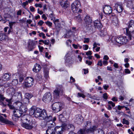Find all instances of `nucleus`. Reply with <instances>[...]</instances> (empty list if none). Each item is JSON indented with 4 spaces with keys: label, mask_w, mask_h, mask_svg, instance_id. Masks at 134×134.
I'll return each mask as SVG.
<instances>
[{
    "label": "nucleus",
    "mask_w": 134,
    "mask_h": 134,
    "mask_svg": "<svg viewBox=\"0 0 134 134\" xmlns=\"http://www.w3.org/2000/svg\"><path fill=\"white\" fill-rule=\"evenodd\" d=\"M30 115H34L36 118H39L40 119L43 120L47 116L46 110L43 109L42 110L39 108H36L35 106H32L29 110Z\"/></svg>",
    "instance_id": "f257e3e1"
},
{
    "label": "nucleus",
    "mask_w": 134,
    "mask_h": 134,
    "mask_svg": "<svg viewBox=\"0 0 134 134\" xmlns=\"http://www.w3.org/2000/svg\"><path fill=\"white\" fill-rule=\"evenodd\" d=\"M63 88L62 85H56L55 89L53 93V97L55 99H59L60 96L63 95Z\"/></svg>",
    "instance_id": "f03ea898"
},
{
    "label": "nucleus",
    "mask_w": 134,
    "mask_h": 134,
    "mask_svg": "<svg viewBox=\"0 0 134 134\" xmlns=\"http://www.w3.org/2000/svg\"><path fill=\"white\" fill-rule=\"evenodd\" d=\"M127 40L126 37H116L115 36L113 37L111 42L113 44L116 45L117 43L121 44L127 42Z\"/></svg>",
    "instance_id": "7ed1b4c3"
},
{
    "label": "nucleus",
    "mask_w": 134,
    "mask_h": 134,
    "mask_svg": "<svg viewBox=\"0 0 134 134\" xmlns=\"http://www.w3.org/2000/svg\"><path fill=\"white\" fill-rule=\"evenodd\" d=\"M80 6V3L79 1L76 0L71 4V9L74 13H81L82 10L79 7Z\"/></svg>",
    "instance_id": "20e7f679"
},
{
    "label": "nucleus",
    "mask_w": 134,
    "mask_h": 134,
    "mask_svg": "<svg viewBox=\"0 0 134 134\" xmlns=\"http://www.w3.org/2000/svg\"><path fill=\"white\" fill-rule=\"evenodd\" d=\"M21 126L28 129H31L33 127H36L37 125V122L35 120H30L28 121L27 122L23 123L21 124Z\"/></svg>",
    "instance_id": "39448f33"
},
{
    "label": "nucleus",
    "mask_w": 134,
    "mask_h": 134,
    "mask_svg": "<svg viewBox=\"0 0 134 134\" xmlns=\"http://www.w3.org/2000/svg\"><path fill=\"white\" fill-rule=\"evenodd\" d=\"M63 104L59 102H55L52 105L53 111L55 113L60 111L63 108Z\"/></svg>",
    "instance_id": "423d86ee"
},
{
    "label": "nucleus",
    "mask_w": 134,
    "mask_h": 134,
    "mask_svg": "<svg viewBox=\"0 0 134 134\" xmlns=\"http://www.w3.org/2000/svg\"><path fill=\"white\" fill-rule=\"evenodd\" d=\"M43 120L46 121L47 127L48 128L51 127H54L55 125V123L52 121V117L51 116L49 115L46 116Z\"/></svg>",
    "instance_id": "0eeeda50"
},
{
    "label": "nucleus",
    "mask_w": 134,
    "mask_h": 134,
    "mask_svg": "<svg viewBox=\"0 0 134 134\" xmlns=\"http://www.w3.org/2000/svg\"><path fill=\"white\" fill-rule=\"evenodd\" d=\"M34 83V79L32 77H30L26 78L24 84L25 87L27 88L31 87Z\"/></svg>",
    "instance_id": "6e6552de"
},
{
    "label": "nucleus",
    "mask_w": 134,
    "mask_h": 134,
    "mask_svg": "<svg viewBox=\"0 0 134 134\" xmlns=\"http://www.w3.org/2000/svg\"><path fill=\"white\" fill-rule=\"evenodd\" d=\"M52 98L51 94L50 92H47L44 94L42 100L45 103H48L51 101Z\"/></svg>",
    "instance_id": "1a4fd4ad"
},
{
    "label": "nucleus",
    "mask_w": 134,
    "mask_h": 134,
    "mask_svg": "<svg viewBox=\"0 0 134 134\" xmlns=\"http://www.w3.org/2000/svg\"><path fill=\"white\" fill-rule=\"evenodd\" d=\"M83 118L81 115H77L74 118V121L76 124H80L83 122Z\"/></svg>",
    "instance_id": "9d476101"
},
{
    "label": "nucleus",
    "mask_w": 134,
    "mask_h": 134,
    "mask_svg": "<svg viewBox=\"0 0 134 134\" xmlns=\"http://www.w3.org/2000/svg\"><path fill=\"white\" fill-rule=\"evenodd\" d=\"M112 11L111 8L109 5H105L103 8V11L106 15H110Z\"/></svg>",
    "instance_id": "9b49d317"
},
{
    "label": "nucleus",
    "mask_w": 134,
    "mask_h": 134,
    "mask_svg": "<svg viewBox=\"0 0 134 134\" xmlns=\"http://www.w3.org/2000/svg\"><path fill=\"white\" fill-rule=\"evenodd\" d=\"M115 7L116 11L119 13L122 12L124 9L122 7V4L120 2H117L115 4Z\"/></svg>",
    "instance_id": "f8f14e48"
},
{
    "label": "nucleus",
    "mask_w": 134,
    "mask_h": 134,
    "mask_svg": "<svg viewBox=\"0 0 134 134\" xmlns=\"http://www.w3.org/2000/svg\"><path fill=\"white\" fill-rule=\"evenodd\" d=\"M128 28H126V30L127 29L128 30L130 31H133V29H134V20H131L128 23Z\"/></svg>",
    "instance_id": "ddd939ff"
},
{
    "label": "nucleus",
    "mask_w": 134,
    "mask_h": 134,
    "mask_svg": "<svg viewBox=\"0 0 134 134\" xmlns=\"http://www.w3.org/2000/svg\"><path fill=\"white\" fill-rule=\"evenodd\" d=\"M35 42L34 41L29 40L28 42V48L29 51H32L34 48V46L35 45Z\"/></svg>",
    "instance_id": "4468645a"
},
{
    "label": "nucleus",
    "mask_w": 134,
    "mask_h": 134,
    "mask_svg": "<svg viewBox=\"0 0 134 134\" xmlns=\"http://www.w3.org/2000/svg\"><path fill=\"white\" fill-rule=\"evenodd\" d=\"M85 27L87 30L91 32H93L95 31V28L91 24L86 25Z\"/></svg>",
    "instance_id": "2eb2a0df"
},
{
    "label": "nucleus",
    "mask_w": 134,
    "mask_h": 134,
    "mask_svg": "<svg viewBox=\"0 0 134 134\" xmlns=\"http://www.w3.org/2000/svg\"><path fill=\"white\" fill-rule=\"evenodd\" d=\"M16 97V100H20L22 99V95L21 93L20 92H16L13 94L12 97Z\"/></svg>",
    "instance_id": "dca6fc26"
},
{
    "label": "nucleus",
    "mask_w": 134,
    "mask_h": 134,
    "mask_svg": "<svg viewBox=\"0 0 134 134\" xmlns=\"http://www.w3.org/2000/svg\"><path fill=\"white\" fill-rule=\"evenodd\" d=\"M94 27L97 28L98 29H100L101 28L102 26V25L100 22L98 20L94 21Z\"/></svg>",
    "instance_id": "f3484780"
},
{
    "label": "nucleus",
    "mask_w": 134,
    "mask_h": 134,
    "mask_svg": "<svg viewBox=\"0 0 134 134\" xmlns=\"http://www.w3.org/2000/svg\"><path fill=\"white\" fill-rule=\"evenodd\" d=\"M41 68L40 65L36 63L34 65V67L32 69L34 72L37 73L39 72L41 69Z\"/></svg>",
    "instance_id": "a211bd4d"
},
{
    "label": "nucleus",
    "mask_w": 134,
    "mask_h": 134,
    "mask_svg": "<svg viewBox=\"0 0 134 134\" xmlns=\"http://www.w3.org/2000/svg\"><path fill=\"white\" fill-rule=\"evenodd\" d=\"M13 113L15 115H16L17 118H20L21 115L23 114L22 112L19 109H14L13 110Z\"/></svg>",
    "instance_id": "6ab92c4d"
},
{
    "label": "nucleus",
    "mask_w": 134,
    "mask_h": 134,
    "mask_svg": "<svg viewBox=\"0 0 134 134\" xmlns=\"http://www.w3.org/2000/svg\"><path fill=\"white\" fill-rule=\"evenodd\" d=\"M12 98H11L10 99L7 98L5 100L8 103H7L6 102H1V105L3 107H5L7 105H8L10 104H11L12 101Z\"/></svg>",
    "instance_id": "aec40b11"
},
{
    "label": "nucleus",
    "mask_w": 134,
    "mask_h": 134,
    "mask_svg": "<svg viewBox=\"0 0 134 134\" xmlns=\"http://www.w3.org/2000/svg\"><path fill=\"white\" fill-rule=\"evenodd\" d=\"M55 134H63V130L61 126H56L55 127Z\"/></svg>",
    "instance_id": "412c9836"
},
{
    "label": "nucleus",
    "mask_w": 134,
    "mask_h": 134,
    "mask_svg": "<svg viewBox=\"0 0 134 134\" xmlns=\"http://www.w3.org/2000/svg\"><path fill=\"white\" fill-rule=\"evenodd\" d=\"M61 6L64 8H66L69 6V2L67 1H62L60 2Z\"/></svg>",
    "instance_id": "4be33fe9"
},
{
    "label": "nucleus",
    "mask_w": 134,
    "mask_h": 134,
    "mask_svg": "<svg viewBox=\"0 0 134 134\" xmlns=\"http://www.w3.org/2000/svg\"><path fill=\"white\" fill-rule=\"evenodd\" d=\"M84 21L86 25L91 24L92 23V20L91 18L89 15H87L85 17Z\"/></svg>",
    "instance_id": "5701e85b"
},
{
    "label": "nucleus",
    "mask_w": 134,
    "mask_h": 134,
    "mask_svg": "<svg viewBox=\"0 0 134 134\" xmlns=\"http://www.w3.org/2000/svg\"><path fill=\"white\" fill-rule=\"evenodd\" d=\"M11 77V75L10 73H5L4 74L2 78L4 81H8L10 80Z\"/></svg>",
    "instance_id": "b1692460"
},
{
    "label": "nucleus",
    "mask_w": 134,
    "mask_h": 134,
    "mask_svg": "<svg viewBox=\"0 0 134 134\" xmlns=\"http://www.w3.org/2000/svg\"><path fill=\"white\" fill-rule=\"evenodd\" d=\"M46 134H55V127L48 128L46 130Z\"/></svg>",
    "instance_id": "393cba45"
},
{
    "label": "nucleus",
    "mask_w": 134,
    "mask_h": 134,
    "mask_svg": "<svg viewBox=\"0 0 134 134\" xmlns=\"http://www.w3.org/2000/svg\"><path fill=\"white\" fill-rule=\"evenodd\" d=\"M126 36L128 37L130 40H131L132 37L134 38V32L133 31H130L127 29Z\"/></svg>",
    "instance_id": "a878e982"
},
{
    "label": "nucleus",
    "mask_w": 134,
    "mask_h": 134,
    "mask_svg": "<svg viewBox=\"0 0 134 134\" xmlns=\"http://www.w3.org/2000/svg\"><path fill=\"white\" fill-rule=\"evenodd\" d=\"M96 128V126H93L92 127H89L88 128H86V130L87 132L91 133L93 132Z\"/></svg>",
    "instance_id": "bb28decb"
},
{
    "label": "nucleus",
    "mask_w": 134,
    "mask_h": 134,
    "mask_svg": "<svg viewBox=\"0 0 134 134\" xmlns=\"http://www.w3.org/2000/svg\"><path fill=\"white\" fill-rule=\"evenodd\" d=\"M118 21L117 18L114 17L112 20V23L114 25L117 26L118 25Z\"/></svg>",
    "instance_id": "cd10ccee"
},
{
    "label": "nucleus",
    "mask_w": 134,
    "mask_h": 134,
    "mask_svg": "<svg viewBox=\"0 0 134 134\" xmlns=\"http://www.w3.org/2000/svg\"><path fill=\"white\" fill-rule=\"evenodd\" d=\"M35 79L37 81H41L42 79V75L40 74H37L35 76Z\"/></svg>",
    "instance_id": "c85d7f7f"
},
{
    "label": "nucleus",
    "mask_w": 134,
    "mask_h": 134,
    "mask_svg": "<svg viewBox=\"0 0 134 134\" xmlns=\"http://www.w3.org/2000/svg\"><path fill=\"white\" fill-rule=\"evenodd\" d=\"M19 109L23 113H25L27 110V108L24 105H23L20 107Z\"/></svg>",
    "instance_id": "c756f323"
},
{
    "label": "nucleus",
    "mask_w": 134,
    "mask_h": 134,
    "mask_svg": "<svg viewBox=\"0 0 134 134\" xmlns=\"http://www.w3.org/2000/svg\"><path fill=\"white\" fill-rule=\"evenodd\" d=\"M7 37L5 34L3 33L0 34V40L2 41L5 40L7 38Z\"/></svg>",
    "instance_id": "7c9ffc66"
},
{
    "label": "nucleus",
    "mask_w": 134,
    "mask_h": 134,
    "mask_svg": "<svg viewBox=\"0 0 134 134\" xmlns=\"http://www.w3.org/2000/svg\"><path fill=\"white\" fill-rule=\"evenodd\" d=\"M25 98H27L29 99H30L33 96V95L30 93H26L24 94Z\"/></svg>",
    "instance_id": "2f4dec72"
},
{
    "label": "nucleus",
    "mask_w": 134,
    "mask_h": 134,
    "mask_svg": "<svg viewBox=\"0 0 134 134\" xmlns=\"http://www.w3.org/2000/svg\"><path fill=\"white\" fill-rule=\"evenodd\" d=\"M44 77L46 79L49 77V71L47 69H45L44 71Z\"/></svg>",
    "instance_id": "473e14b6"
},
{
    "label": "nucleus",
    "mask_w": 134,
    "mask_h": 134,
    "mask_svg": "<svg viewBox=\"0 0 134 134\" xmlns=\"http://www.w3.org/2000/svg\"><path fill=\"white\" fill-rule=\"evenodd\" d=\"M4 120L3 122V123L8 124L10 125H14L12 122L8 120L7 119H4Z\"/></svg>",
    "instance_id": "72a5a7b5"
},
{
    "label": "nucleus",
    "mask_w": 134,
    "mask_h": 134,
    "mask_svg": "<svg viewBox=\"0 0 134 134\" xmlns=\"http://www.w3.org/2000/svg\"><path fill=\"white\" fill-rule=\"evenodd\" d=\"M25 116L26 115H24V116H22L21 117V121L23 122L22 124L23 123H26V122H27L28 121H29L26 118Z\"/></svg>",
    "instance_id": "f704fd0d"
},
{
    "label": "nucleus",
    "mask_w": 134,
    "mask_h": 134,
    "mask_svg": "<svg viewBox=\"0 0 134 134\" xmlns=\"http://www.w3.org/2000/svg\"><path fill=\"white\" fill-rule=\"evenodd\" d=\"M58 118L60 121L62 122L64 121L65 118L62 114H60L58 116Z\"/></svg>",
    "instance_id": "c9c22d12"
},
{
    "label": "nucleus",
    "mask_w": 134,
    "mask_h": 134,
    "mask_svg": "<svg viewBox=\"0 0 134 134\" xmlns=\"http://www.w3.org/2000/svg\"><path fill=\"white\" fill-rule=\"evenodd\" d=\"M126 2V6L127 7L129 8L132 7L133 3L131 1H128Z\"/></svg>",
    "instance_id": "e433bc0d"
},
{
    "label": "nucleus",
    "mask_w": 134,
    "mask_h": 134,
    "mask_svg": "<svg viewBox=\"0 0 134 134\" xmlns=\"http://www.w3.org/2000/svg\"><path fill=\"white\" fill-rule=\"evenodd\" d=\"M78 14V15L77 16H75V19L77 20L79 22L81 21V15L79 14L80 13H77Z\"/></svg>",
    "instance_id": "4c0bfd02"
},
{
    "label": "nucleus",
    "mask_w": 134,
    "mask_h": 134,
    "mask_svg": "<svg viewBox=\"0 0 134 134\" xmlns=\"http://www.w3.org/2000/svg\"><path fill=\"white\" fill-rule=\"evenodd\" d=\"M44 120L42 121L41 124V126L43 127H47L46 121Z\"/></svg>",
    "instance_id": "58836bf2"
},
{
    "label": "nucleus",
    "mask_w": 134,
    "mask_h": 134,
    "mask_svg": "<svg viewBox=\"0 0 134 134\" xmlns=\"http://www.w3.org/2000/svg\"><path fill=\"white\" fill-rule=\"evenodd\" d=\"M96 134H104L103 130L101 129H99L96 130Z\"/></svg>",
    "instance_id": "ea45409f"
},
{
    "label": "nucleus",
    "mask_w": 134,
    "mask_h": 134,
    "mask_svg": "<svg viewBox=\"0 0 134 134\" xmlns=\"http://www.w3.org/2000/svg\"><path fill=\"white\" fill-rule=\"evenodd\" d=\"M18 83V80L17 79H13L12 81V84L13 85H16Z\"/></svg>",
    "instance_id": "a19ab883"
},
{
    "label": "nucleus",
    "mask_w": 134,
    "mask_h": 134,
    "mask_svg": "<svg viewBox=\"0 0 134 134\" xmlns=\"http://www.w3.org/2000/svg\"><path fill=\"white\" fill-rule=\"evenodd\" d=\"M91 125V122L89 121H87L86 122V125H85L86 127L85 128V130H86V128H88L89 127H90Z\"/></svg>",
    "instance_id": "79ce46f5"
},
{
    "label": "nucleus",
    "mask_w": 134,
    "mask_h": 134,
    "mask_svg": "<svg viewBox=\"0 0 134 134\" xmlns=\"http://www.w3.org/2000/svg\"><path fill=\"white\" fill-rule=\"evenodd\" d=\"M122 123L123 124H126L127 125H129V122L128 120H126L125 118H124L122 120Z\"/></svg>",
    "instance_id": "37998d69"
},
{
    "label": "nucleus",
    "mask_w": 134,
    "mask_h": 134,
    "mask_svg": "<svg viewBox=\"0 0 134 134\" xmlns=\"http://www.w3.org/2000/svg\"><path fill=\"white\" fill-rule=\"evenodd\" d=\"M59 22V19H56L55 20H54H54H53V23L55 27H57V26H58V25Z\"/></svg>",
    "instance_id": "c03bdc74"
},
{
    "label": "nucleus",
    "mask_w": 134,
    "mask_h": 134,
    "mask_svg": "<svg viewBox=\"0 0 134 134\" xmlns=\"http://www.w3.org/2000/svg\"><path fill=\"white\" fill-rule=\"evenodd\" d=\"M20 100H18V101L16 102L15 103L19 107V108H20V106L23 105H22V103L20 102Z\"/></svg>",
    "instance_id": "a18cd8bd"
},
{
    "label": "nucleus",
    "mask_w": 134,
    "mask_h": 134,
    "mask_svg": "<svg viewBox=\"0 0 134 134\" xmlns=\"http://www.w3.org/2000/svg\"><path fill=\"white\" fill-rule=\"evenodd\" d=\"M68 129H71V130H73L74 128V127L72 124H69L68 125Z\"/></svg>",
    "instance_id": "49530a36"
},
{
    "label": "nucleus",
    "mask_w": 134,
    "mask_h": 134,
    "mask_svg": "<svg viewBox=\"0 0 134 134\" xmlns=\"http://www.w3.org/2000/svg\"><path fill=\"white\" fill-rule=\"evenodd\" d=\"M70 32H71V30L69 31L67 33H66V34L65 35H64V38H68L70 37V36L69 35V33Z\"/></svg>",
    "instance_id": "de8ad7c7"
},
{
    "label": "nucleus",
    "mask_w": 134,
    "mask_h": 134,
    "mask_svg": "<svg viewBox=\"0 0 134 134\" xmlns=\"http://www.w3.org/2000/svg\"><path fill=\"white\" fill-rule=\"evenodd\" d=\"M70 55V54L69 53H67L66 55H65V57H66V61L67 62H68V63H70V62H69V59H70V58H68V57H69Z\"/></svg>",
    "instance_id": "09e8293b"
},
{
    "label": "nucleus",
    "mask_w": 134,
    "mask_h": 134,
    "mask_svg": "<svg viewBox=\"0 0 134 134\" xmlns=\"http://www.w3.org/2000/svg\"><path fill=\"white\" fill-rule=\"evenodd\" d=\"M28 4V2L27 1H26L25 2H24L22 4V5L23 7L25 8L26 5Z\"/></svg>",
    "instance_id": "8fccbe9b"
},
{
    "label": "nucleus",
    "mask_w": 134,
    "mask_h": 134,
    "mask_svg": "<svg viewBox=\"0 0 134 134\" xmlns=\"http://www.w3.org/2000/svg\"><path fill=\"white\" fill-rule=\"evenodd\" d=\"M29 102V99L27 98H25L23 99L24 103L25 104H27Z\"/></svg>",
    "instance_id": "3c124183"
},
{
    "label": "nucleus",
    "mask_w": 134,
    "mask_h": 134,
    "mask_svg": "<svg viewBox=\"0 0 134 134\" xmlns=\"http://www.w3.org/2000/svg\"><path fill=\"white\" fill-rule=\"evenodd\" d=\"M18 118H17V117H16V115H15L14 114L13 115L12 117V119L14 121H17L18 120Z\"/></svg>",
    "instance_id": "603ef678"
},
{
    "label": "nucleus",
    "mask_w": 134,
    "mask_h": 134,
    "mask_svg": "<svg viewBox=\"0 0 134 134\" xmlns=\"http://www.w3.org/2000/svg\"><path fill=\"white\" fill-rule=\"evenodd\" d=\"M115 112H116L117 113V114H121V113H122V114L124 115H126V116L128 117L129 116L128 115H127L126 114H125L123 112H121L120 111H118L117 110H116Z\"/></svg>",
    "instance_id": "864d4df0"
},
{
    "label": "nucleus",
    "mask_w": 134,
    "mask_h": 134,
    "mask_svg": "<svg viewBox=\"0 0 134 134\" xmlns=\"http://www.w3.org/2000/svg\"><path fill=\"white\" fill-rule=\"evenodd\" d=\"M5 99V97H4L3 95L2 94H0V101L1 102V100L3 101Z\"/></svg>",
    "instance_id": "5fc2aeb1"
},
{
    "label": "nucleus",
    "mask_w": 134,
    "mask_h": 134,
    "mask_svg": "<svg viewBox=\"0 0 134 134\" xmlns=\"http://www.w3.org/2000/svg\"><path fill=\"white\" fill-rule=\"evenodd\" d=\"M15 23V22H10L9 23V26L11 28H12V27L13 26V25Z\"/></svg>",
    "instance_id": "6e6d98bb"
},
{
    "label": "nucleus",
    "mask_w": 134,
    "mask_h": 134,
    "mask_svg": "<svg viewBox=\"0 0 134 134\" xmlns=\"http://www.w3.org/2000/svg\"><path fill=\"white\" fill-rule=\"evenodd\" d=\"M43 43L46 45H48L49 44V40H44Z\"/></svg>",
    "instance_id": "4d7b16f0"
},
{
    "label": "nucleus",
    "mask_w": 134,
    "mask_h": 134,
    "mask_svg": "<svg viewBox=\"0 0 134 134\" xmlns=\"http://www.w3.org/2000/svg\"><path fill=\"white\" fill-rule=\"evenodd\" d=\"M83 42L84 43H88L89 42L90 39L89 38H85Z\"/></svg>",
    "instance_id": "13d9d810"
},
{
    "label": "nucleus",
    "mask_w": 134,
    "mask_h": 134,
    "mask_svg": "<svg viewBox=\"0 0 134 134\" xmlns=\"http://www.w3.org/2000/svg\"><path fill=\"white\" fill-rule=\"evenodd\" d=\"M45 23L49 26H52V23L48 21L46 22Z\"/></svg>",
    "instance_id": "bf43d9fd"
},
{
    "label": "nucleus",
    "mask_w": 134,
    "mask_h": 134,
    "mask_svg": "<svg viewBox=\"0 0 134 134\" xmlns=\"http://www.w3.org/2000/svg\"><path fill=\"white\" fill-rule=\"evenodd\" d=\"M78 96L80 97H82L83 98H84L85 97V96L82 94H81L80 93H78Z\"/></svg>",
    "instance_id": "052dcab7"
},
{
    "label": "nucleus",
    "mask_w": 134,
    "mask_h": 134,
    "mask_svg": "<svg viewBox=\"0 0 134 134\" xmlns=\"http://www.w3.org/2000/svg\"><path fill=\"white\" fill-rule=\"evenodd\" d=\"M11 104H10L8 105L9 108L11 109H13L14 110V109H15V107L11 105Z\"/></svg>",
    "instance_id": "680f3d73"
},
{
    "label": "nucleus",
    "mask_w": 134,
    "mask_h": 134,
    "mask_svg": "<svg viewBox=\"0 0 134 134\" xmlns=\"http://www.w3.org/2000/svg\"><path fill=\"white\" fill-rule=\"evenodd\" d=\"M103 97L104 99H107L108 98V96L107 93H105L103 94Z\"/></svg>",
    "instance_id": "e2e57ef3"
},
{
    "label": "nucleus",
    "mask_w": 134,
    "mask_h": 134,
    "mask_svg": "<svg viewBox=\"0 0 134 134\" xmlns=\"http://www.w3.org/2000/svg\"><path fill=\"white\" fill-rule=\"evenodd\" d=\"M44 22L41 20H40L38 23V24L40 26H41L44 23Z\"/></svg>",
    "instance_id": "0e129e2a"
},
{
    "label": "nucleus",
    "mask_w": 134,
    "mask_h": 134,
    "mask_svg": "<svg viewBox=\"0 0 134 134\" xmlns=\"http://www.w3.org/2000/svg\"><path fill=\"white\" fill-rule=\"evenodd\" d=\"M35 6L36 7H39L40 8H42V5L41 4H35Z\"/></svg>",
    "instance_id": "69168bd1"
},
{
    "label": "nucleus",
    "mask_w": 134,
    "mask_h": 134,
    "mask_svg": "<svg viewBox=\"0 0 134 134\" xmlns=\"http://www.w3.org/2000/svg\"><path fill=\"white\" fill-rule=\"evenodd\" d=\"M88 48V46L87 45H83V48L84 50H87Z\"/></svg>",
    "instance_id": "338daca9"
},
{
    "label": "nucleus",
    "mask_w": 134,
    "mask_h": 134,
    "mask_svg": "<svg viewBox=\"0 0 134 134\" xmlns=\"http://www.w3.org/2000/svg\"><path fill=\"white\" fill-rule=\"evenodd\" d=\"M86 63L88 65H91L92 63V62H91L87 60L86 61Z\"/></svg>",
    "instance_id": "774afa93"
}]
</instances>
